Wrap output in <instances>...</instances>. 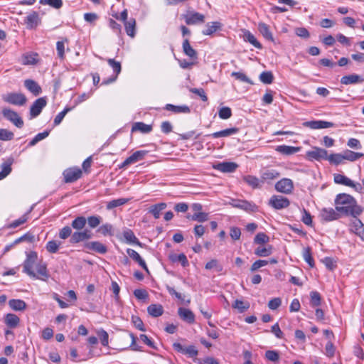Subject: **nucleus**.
<instances>
[{"instance_id": "obj_48", "label": "nucleus", "mask_w": 364, "mask_h": 364, "mask_svg": "<svg viewBox=\"0 0 364 364\" xmlns=\"http://www.w3.org/2000/svg\"><path fill=\"white\" fill-rule=\"evenodd\" d=\"M232 306L234 309H237L240 313H243L250 308V303L236 299Z\"/></svg>"}, {"instance_id": "obj_62", "label": "nucleus", "mask_w": 364, "mask_h": 364, "mask_svg": "<svg viewBox=\"0 0 364 364\" xmlns=\"http://www.w3.org/2000/svg\"><path fill=\"white\" fill-rule=\"evenodd\" d=\"M218 116L220 119H228L232 116V110L228 107H223L218 111Z\"/></svg>"}, {"instance_id": "obj_40", "label": "nucleus", "mask_w": 364, "mask_h": 364, "mask_svg": "<svg viewBox=\"0 0 364 364\" xmlns=\"http://www.w3.org/2000/svg\"><path fill=\"white\" fill-rule=\"evenodd\" d=\"M19 318L14 314H7L5 317V323L10 328H16L19 323Z\"/></svg>"}, {"instance_id": "obj_25", "label": "nucleus", "mask_w": 364, "mask_h": 364, "mask_svg": "<svg viewBox=\"0 0 364 364\" xmlns=\"http://www.w3.org/2000/svg\"><path fill=\"white\" fill-rule=\"evenodd\" d=\"M258 30L265 39L274 42V38L267 24L262 22L259 23Z\"/></svg>"}, {"instance_id": "obj_29", "label": "nucleus", "mask_w": 364, "mask_h": 364, "mask_svg": "<svg viewBox=\"0 0 364 364\" xmlns=\"http://www.w3.org/2000/svg\"><path fill=\"white\" fill-rule=\"evenodd\" d=\"M165 109L171 111L174 113H186L188 114L191 112V109L187 105H173L171 104H167L165 106Z\"/></svg>"}, {"instance_id": "obj_9", "label": "nucleus", "mask_w": 364, "mask_h": 364, "mask_svg": "<svg viewBox=\"0 0 364 364\" xmlns=\"http://www.w3.org/2000/svg\"><path fill=\"white\" fill-rule=\"evenodd\" d=\"M82 172L79 168H70L65 169L63 175L65 183H73L81 178Z\"/></svg>"}, {"instance_id": "obj_42", "label": "nucleus", "mask_w": 364, "mask_h": 364, "mask_svg": "<svg viewBox=\"0 0 364 364\" xmlns=\"http://www.w3.org/2000/svg\"><path fill=\"white\" fill-rule=\"evenodd\" d=\"M207 28L202 31V33L205 36H210L218 30L220 29L222 24L218 21L211 23V25L207 24Z\"/></svg>"}, {"instance_id": "obj_19", "label": "nucleus", "mask_w": 364, "mask_h": 364, "mask_svg": "<svg viewBox=\"0 0 364 364\" xmlns=\"http://www.w3.org/2000/svg\"><path fill=\"white\" fill-rule=\"evenodd\" d=\"M280 176V173L272 168L264 169L261 171V181L262 182H269L274 180Z\"/></svg>"}, {"instance_id": "obj_11", "label": "nucleus", "mask_w": 364, "mask_h": 364, "mask_svg": "<svg viewBox=\"0 0 364 364\" xmlns=\"http://www.w3.org/2000/svg\"><path fill=\"white\" fill-rule=\"evenodd\" d=\"M108 64L109 66L112 67L113 69V71L114 73V75H112V77L105 79L102 81L103 85H107L109 83H112L116 80L117 78L118 75L121 73L122 70V66L121 63L119 62L115 61L114 59L109 58L107 60Z\"/></svg>"}, {"instance_id": "obj_34", "label": "nucleus", "mask_w": 364, "mask_h": 364, "mask_svg": "<svg viewBox=\"0 0 364 364\" xmlns=\"http://www.w3.org/2000/svg\"><path fill=\"white\" fill-rule=\"evenodd\" d=\"M243 181L250 187L254 189L259 188L261 187L259 179L252 175H247L243 176Z\"/></svg>"}, {"instance_id": "obj_30", "label": "nucleus", "mask_w": 364, "mask_h": 364, "mask_svg": "<svg viewBox=\"0 0 364 364\" xmlns=\"http://www.w3.org/2000/svg\"><path fill=\"white\" fill-rule=\"evenodd\" d=\"M243 39L245 41L249 42L253 46L258 49H262V44L257 40L255 36L248 30H245L243 33Z\"/></svg>"}, {"instance_id": "obj_32", "label": "nucleus", "mask_w": 364, "mask_h": 364, "mask_svg": "<svg viewBox=\"0 0 364 364\" xmlns=\"http://www.w3.org/2000/svg\"><path fill=\"white\" fill-rule=\"evenodd\" d=\"M123 236L126 240V242L129 244H135L140 247L142 246V243L135 236L132 230L127 229L124 231Z\"/></svg>"}, {"instance_id": "obj_14", "label": "nucleus", "mask_w": 364, "mask_h": 364, "mask_svg": "<svg viewBox=\"0 0 364 364\" xmlns=\"http://www.w3.org/2000/svg\"><path fill=\"white\" fill-rule=\"evenodd\" d=\"M83 247L101 255H105L107 252V247L99 241L85 242L83 244Z\"/></svg>"}, {"instance_id": "obj_61", "label": "nucleus", "mask_w": 364, "mask_h": 364, "mask_svg": "<svg viewBox=\"0 0 364 364\" xmlns=\"http://www.w3.org/2000/svg\"><path fill=\"white\" fill-rule=\"evenodd\" d=\"M231 75L232 77H235V79L241 81V82H247L248 84H250V85H252L253 82H252V80L243 73H241V72H232Z\"/></svg>"}, {"instance_id": "obj_51", "label": "nucleus", "mask_w": 364, "mask_h": 364, "mask_svg": "<svg viewBox=\"0 0 364 364\" xmlns=\"http://www.w3.org/2000/svg\"><path fill=\"white\" fill-rule=\"evenodd\" d=\"M102 218L100 215H91L87 218V222L90 228H95L100 225Z\"/></svg>"}, {"instance_id": "obj_64", "label": "nucleus", "mask_w": 364, "mask_h": 364, "mask_svg": "<svg viewBox=\"0 0 364 364\" xmlns=\"http://www.w3.org/2000/svg\"><path fill=\"white\" fill-rule=\"evenodd\" d=\"M269 240V237L265 233L259 232L256 235V236L254 239V242L256 244L262 245V244H265V243L268 242Z\"/></svg>"}, {"instance_id": "obj_45", "label": "nucleus", "mask_w": 364, "mask_h": 364, "mask_svg": "<svg viewBox=\"0 0 364 364\" xmlns=\"http://www.w3.org/2000/svg\"><path fill=\"white\" fill-rule=\"evenodd\" d=\"M169 258L173 262H179L183 267L188 265V259L183 253L179 255H171Z\"/></svg>"}, {"instance_id": "obj_43", "label": "nucleus", "mask_w": 364, "mask_h": 364, "mask_svg": "<svg viewBox=\"0 0 364 364\" xmlns=\"http://www.w3.org/2000/svg\"><path fill=\"white\" fill-rule=\"evenodd\" d=\"M9 304L15 311H22L26 307V304L21 299H11L9 301Z\"/></svg>"}, {"instance_id": "obj_15", "label": "nucleus", "mask_w": 364, "mask_h": 364, "mask_svg": "<svg viewBox=\"0 0 364 364\" xmlns=\"http://www.w3.org/2000/svg\"><path fill=\"white\" fill-rule=\"evenodd\" d=\"M47 102L45 97H40L37 99L30 108V114L31 118L38 116L42 109L46 106Z\"/></svg>"}, {"instance_id": "obj_23", "label": "nucleus", "mask_w": 364, "mask_h": 364, "mask_svg": "<svg viewBox=\"0 0 364 364\" xmlns=\"http://www.w3.org/2000/svg\"><path fill=\"white\" fill-rule=\"evenodd\" d=\"M24 86L35 96L39 95L42 92L41 86L33 80H26L24 81Z\"/></svg>"}, {"instance_id": "obj_50", "label": "nucleus", "mask_w": 364, "mask_h": 364, "mask_svg": "<svg viewBox=\"0 0 364 364\" xmlns=\"http://www.w3.org/2000/svg\"><path fill=\"white\" fill-rule=\"evenodd\" d=\"M272 252V247L269 245L267 247H258L255 250V254L259 257H267Z\"/></svg>"}, {"instance_id": "obj_8", "label": "nucleus", "mask_w": 364, "mask_h": 364, "mask_svg": "<svg viewBox=\"0 0 364 364\" xmlns=\"http://www.w3.org/2000/svg\"><path fill=\"white\" fill-rule=\"evenodd\" d=\"M2 114L4 117L11 122L17 127L21 128L23 126V121L16 112L9 108H4L2 110Z\"/></svg>"}, {"instance_id": "obj_4", "label": "nucleus", "mask_w": 364, "mask_h": 364, "mask_svg": "<svg viewBox=\"0 0 364 364\" xmlns=\"http://www.w3.org/2000/svg\"><path fill=\"white\" fill-rule=\"evenodd\" d=\"M5 102L18 106L26 104L27 99L25 95L18 92H10L3 97Z\"/></svg>"}, {"instance_id": "obj_10", "label": "nucleus", "mask_w": 364, "mask_h": 364, "mask_svg": "<svg viewBox=\"0 0 364 364\" xmlns=\"http://www.w3.org/2000/svg\"><path fill=\"white\" fill-rule=\"evenodd\" d=\"M275 189L280 193H290L294 189L293 181L289 178H284L276 183Z\"/></svg>"}, {"instance_id": "obj_31", "label": "nucleus", "mask_w": 364, "mask_h": 364, "mask_svg": "<svg viewBox=\"0 0 364 364\" xmlns=\"http://www.w3.org/2000/svg\"><path fill=\"white\" fill-rule=\"evenodd\" d=\"M140 132L144 134L149 133L152 131V126L144 122H135L132 127V132Z\"/></svg>"}, {"instance_id": "obj_18", "label": "nucleus", "mask_w": 364, "mask_h": 364, "mask_svg": "<svg viewBox=\"0 0 364 364\" xmlns=\"http://www.w3.org/2000/svg\"><path fill=\"white\" fill-rule=\"evenodd\" d=\"M237 166L236 163L227 161L218 163L213 166V168L223 173H232L236 170Z\"/></svg>"}, {"instance_id": "obj_55", "label": "nucleus", "mask_w": 364, "mask_h": 364, "mask_svg": "<svg viewBox=\"0 0 364 364\" xmlns=\"http://www.w3.org/2000/svg\"><path fill=\"white\" fill-rule=\"evenodd\" d=\"M24 241L28 242L29 243H33L35 241V235L31 232H27L22 235L21 237L16 239L14 240V244H19L20 242Z\"/></svg>"}, {"instance_id": "obj_47", "label": "nucleus", "mask_w": 364, "mask_h": 364, "mask_svg": "<svg viewBox=\"0 0 364 364\" xmlns=\"http://www.w3.org/2000/svg\"><path fill=\"white\" fill-rule=\"evenodd\" d=\"M302 255L305 262H306L311 267H314L315 263L312 257L311 249L310 247L304 248Z\"/></svg>"}, {"instance_id": "obj_37", "label": "nucleus", "mask_w": 364, "mask_h": 364, "mask_svg": "<svg viewBox=\"0 0 364 364\" xmlns=\"http://www.w3.org/2000/svg\"><path fill=\"white\" fill-rule=\"evenodd\" d=\"M38 55L36 53H26L22 57V62L23 65H36L38 63Z\"/></svg>"}, {"instance_id": "obj_3", "label": "nucleus", "mask_w": 364, "mask_h": 364, "mask_svg": "<svg viewBox=\"0 0 364 364\" xmlns=\"http://www.w3.org/2000/svg\"><path fill=\"white\" fill-rule=\"evenodd\" d=\"M319 218L323 223L331 222L338 220L341 213L332 208H323L320 210Z\"/></svg>"}, {"instance_id": "obj_6", "label": "nucleus", "mask_w": 364, "mask_h": 364, "mask_svg": "<svg viewBox=\"0 0 364 364\" xmlns=\"http://www.w3.org/2000/svg\"><path fill=\"white\" fill-rule=\"evenodd\" d=\"M232 207L242 209L248 213H255L258 210V207L252 202L245 200H232L231 203Z\"/></svg>"}, {"instance_id": "obj_33", "label": "nucleus", "mask_w": 364, "mask_h": 364, "mask_svg": "<svg viewBox=\"0 0 364 364\" xmlns=\"http://www.w3.org/2000/svg\"><path fill=\"white\" fill-rule=\"evenodd\" d=\"M342 154L344 158V161L347 160L351 162L355 161L364 156V154L363 153L354 152L349 149L345 150Z\"/></svg>"}, {"instance_id": "obj_26", "label": "nucleus", "mask_w": 364, "mask_h": 364, "mask_svg": "<svg viewBox=\"0 0 364 364\" xmlns=\"http://www.w3.org/2000/svg\"><path fill=\"white\" fill-rule=\"evenodd\" d=\"M182 48L186 55L193 60L197 59V52L192 48L188 39L186 38L183 40Z\"/></svg>"}, {"instance_id": "obj_17", "label": "nucleus", "mask_w": 364, "mask_h": 364, "mask_svg": "<svg viewBox=\"0 0 364 364\" xmlns=\"http://www.w3.org/2000/svg\"><path fill=\"white\" fill-rule=\"evenodd\" d=\"M304 126L306 127H309L312 129H326L334 127V124L333 122L322 121V120H313L308 121L304 123Z\"/></svg>"}, {"instance_id": "obj_63", "label": "nucleus", "mask_w": 364, "mask_h": 364, "mask_svg": "<svg viewBox=\"0 0 364 364\" xmlns=\"http://www.w3.org/2000/svg\"><path fill=\"white\" fill-rule=\"evenodd\" d=\"M265 358L272 362H277L279 360V353L277 350H269L265 352Z\"/></svg>"}, {"instance_id": "obj_49", "label": "nucleus", "mask_w": 364, "mask_h": 364, "mask_svg": "<svg viewBox=\"0 0 364 364\" xmlns=\"http://www.w3.org/2000/svg\"><path fill=\"white\" fill-rule=\"evenodd\" d=\"M128 201H129V199H127V198H122L114 199V200H110L109 202H108L106 205V208L107 210H111L114 208L123 205L125 203H127Z\"/></svg>"}, {"instance_id": "obj_2", "label": "nucleus", "mask_w": 364, "mask_h": 364, "mask_svg": "<svg viewBox=\"0 0 364 364\" xmlns=\"http://www.w3.org/2000/svg\"><path fill=\"white\" fill-rule=\"evenodd\" d=\"M38 258L36 252L31 251L26 254V259L23 262V272L27 274L31 277H36V274L33 271V267L36 263Z\"/></svg>"}, {"instance_id": "obj_56", "label": "nucleus", "mask_w": 364, "mask_h": 364, "mask_svg": "<svg viewBox=\"0 0 364 364\" xmlns=\"http://www.w3.org/2000/svg\"><path fill=\"white\" fill-rule=\"evenodd\" d=\"M100 233H102L104 236L113 235V227L109 223H106L100 226L97 230Z\"/></svg>"}, {"instance_id": "obj_28", "label": "nucleus", "mask_w": 364, "mask_h": 364, "mask_svg": "<svg viewBox=\"0 0 364 364\" xmlns=\"http://www.w3.org/2000/svg\"><path fill=\"white\" fill-rule=\"evenodd\" d=\"M167 204L166 203H159L151 205L149 209V213L152 214L155 219H159L161 212L166 209Z\"/></svg>"}, {"instance_id": "obj_5", "label": "nucleus", "mask_w": 364, "mask_h": 364, "mask_svg": "<svg viewBox=\"0 0 364 364\" xmlns=\"http://www.w3.org/2000/svg\"><path fill=\"white\" fill-rule=\"evenodd\" d=\"M92 237V232L88 229H83L74 232L70 239V242L72 244H77L81 242H87Z\"/></svg>"}, {"instance_id": "obj_58", "label": "nucleus", "mask_w": 364, "mask_h": 364, "mask_svg": "<svg viewBox=\"0 0 364 364\" xmlns=\"http://www.w3.org/2000/svg\"><path fill=\"white\" fill-rule=\"evenodd\" d=\"M38 15L36 12H33L32 14L27 16L26 22L28 26L33 28L38 24Z\"/></svg>"}, {"instance_id": "obj_21", "label": "nucleus", "mask_w": 364, "mask_h": 364, "mask_svg": "<svg viewBox=\"0 0 364 364\" xmlns=\"http://www.w3.org/2000/svg\"><path fill=\"white\" fill-rule=\"evenodd\" d=\"M127 255L138 264L144 269L148 274L149 273V269L145 261L141 257L139 253L133 249L128 248L127 250Z\"/></svg>"}, {"instance_id": "obj_27", "label": "nucleus", "mask_w": 364, "mask_h": 364, "mask_svg": "<svg viewBox=\"0 0 364 364\" xmlns=\"http://www.w3.org/2000/svg\"><path fill=\"white\" fill-rule=\"evenodd\" d=\"M147 312L152 317L156 318L164 314V307L159 304H152L147 307Z\"/></svg>"}, {"instance_id": "obj_20", "label": "nucleus", "mask_w": 364, "mask_h": 364, "mask_svg": "<svg viewBox=\"0 0 364 364\" xmlns=\"http://www.w3.org/2000/svg\"><path fill=\"white\" fill-rule=\"evenodd\" d=\"M352 221L350 225V231L354 232L360 239L364 241V228L363 224L360 220L358 219L357 217Z\"/></svg>"}, {"instance_id": "obj_59", "label": "nucleus", "mask_w": 364, "mask_h": 364, "mask_svg": "<svg viewBox=\"0 0 364 364\" xmlns=\"http://www.w3.org/2000/svg\"><path fill=\"white\" fill-rule=\"evenodd\" d=\"M311 305L312 306H318L321 305V295L318 291H314L310 293Z\"/></svg>"}, {"instance_id": "obj_57", "label": "nucleus", "mask_w": 364, "mask_h": 364, "mask_svg": "<svg viewBox=\"0 0 364 364\" xmlns=\"http://www.w3.org/2000/svg\"><path fill=\"white\" fill-rule=\"evenodd\" d=\"M28 213H26L24 215H23L21 218H19L18 219L13 221L11 223H10L9 225L8 228H16L18 227L19 225L25 223L28 219Z\"/></svg>"}, {"instance_id": "obj_39", "label": "nucleus", "mask_w": 364, "mask_h": 364, "mask_svg": "<svg viewBox=\"0 0 364 364\" xmlns=\"http://www.w3.org/2000/svg\"><path fill=\"white\" fill-rule=\"evenodd\" d=\"M37 273L39 276L36 275V279H42L46 281L49 277V274L47 269V266L46 264H39L36 267Z\"/></svg>"}, {"instance_id": "obj_46", "label": "nucleus", "mask_w": 364, "mask_h": 364, "mask_svg": "<svg viewBox=\"0 0 364 364\" xmlns=\"http://www.w3.org/2000/svg\"><path fill=\"white\" fill-rule=\"evenodd\" d=\"M186 218L193 221L203 223L208 220V213L204 212L196 213L192 215H187Z\"/></svg>"}, {"instance_id": "obj_53", "label": "nucleus", "mask_w": 364, "mask_h": 364, "mask_svg": "<svg viewBox=\"0 0 364 364\" xmlns=\"http://www.w3.org/2000/svg\"><path fill=\"white\" fill-rule=\"evenodd\" d=\"M50 131H44L43 132L36 134L32 140L28 143V146H33L40 141L44 139L49 135Z\"/></svg>"}, {"instance_id": "obj_12", "label": "nucleus", "mask_w": 364, "mask_h": 364, "mask_svg": "<svg viewBox=\"0 0 364 364\" xmlns=\"http://www.w3.org/2000/svg\"><path fill=\"white\" fill-rule=\"evenodd\" d=\"M187 25L203 23L205 21V16L196 11L191 12L183 16Z\"/></svg>"}, {"instance_id": "obj_54", "label": "nucleus", "mask_w": 364, "mask_h": 364, "mask_svg": "<svg viewBox=\"0 0 364 364\" xmlns=\"http://www.w3.org/2000/svg\"><path fill=\"white\" fill-rule=\"evenodd\" d=\"M351 181L350 178L346 177V176L341 174H335L334 175V182L337 184H342L346 186H349L351 185Z\"/></svg>"}, {"instance_id": "obj_13", "label": "nucleus", "mask_w": 364, "mask_h": 364, "mask_svg": "<svg viewBox=\"0 0 364 364\" xmlns=\"http://www.w3.org/2000/svg\"><path fill=\"white\" fill-rule=\"evenodd\" d=\"M306 156L310 159H314L316 161L327 160L328 151L322 148L314 147L312 150L306 152Z\"/></svg>"}, {"instance_id": "obj_41", "label": "nucleus", "mask_w": 364, "mask_h": 364, "mask_svg": "<svg viewBox=\"0 0 364 364\" xmlns=\"http://www.w3.org/2000/svg\"><path fill=\"white\" fill-rule=\"evenodd\" d=\"M327 160L331 164L335 166H338L344 163V158L342 153L331 154L328 155Z\"/></svg>"}, {"instance_id": "obj_52", "label": "nucleus", "mask_w": 364, "mask_h": 364, "mask_svg": "<svg viewBox=\"0 0 364 364\" xmlns=\"http://www.w3.org/2000/svg\"><path fill=\"white\" fill-rule=\"evenodd\" d=\"M259 80L264 84H271L274 80V75L270 71H264L259 75Z\"/></svg>"}, {"instance_id": "obj_38", "label": "nucleus", "mask_w": 364, "mask_h": 364, "mask_svg": "<svg viewBox=\"0 0 364 364\" xmlns=\"http://www.w3.org/2000/svg\"><path fill=\"white\" fill-rule=\"evenodd\" d=\"M127 34L130 37H134L136 20L134 18H129L127 21L124 23Z\"/></svg>"}, {"instance_id": "obj_16", "label": "nucleus", "mask_w": 364, "mask_h": 364, "mask_svg": "<svg viewBox=\"0 0 364 364\" xmlns=\"http://www.w3.org/2000/svg\"><path fill=\"white\" fill-rule=\"evenodd\" d=\"M364 77L355 73L344 75L341 78L340 82L344 85H355L363 83Z\"/></svg>"}, {"instance_id": "obj_7", "label": "nucleus", "mask_w": 364, "mask_h": 364, "mask_svg": "<svg viewBox=\"0 0 364 364\" xmlns=\"http://www.w3.org/2000/svg\"><path fill=\"white\" fill-rule=\"evenodd\" d=\"M268 204L276 210H281L287 208L289 204V200L282 196H272Z\"/></svg>"}, {"instance_id": "obj_44", "label": "nucleus", "mask_w": 364, "mask_h": 364, "mask_svg": "<svg viewBox=\"0 0 364 364\" xmlns=\"http://www.w3.org/2000/svg\"><path fill=\"white\" fill-rule=\"evenodd\" d=\"M147 154L148 151L146 150L136 151L134 153H133L130 156H129V161H131L132 164H134L137 161L144 159Z\"/></svg>"}, {"instance_id": "obj_1", "label": "nucleus", "mask_w": 364, "mask_h": 364, "mask_svg": "<svg viewBox=\"0 0 364 364\" xmlns=\"http://www.w3.org/2000/svg\"><path fill=\"white\" fill-rule=\"evenodd\" d=\"M336 210L345 215L356 218L362 212V208L357 204L355 199L349 194L339 193L335 198Z\"/></svg>"}, {"instance_id": "obj_22", "label": "nucleus", "mask_w": 364, "mask_h": 364, "mask_svg": "<svg viewBox=\"0 0 364 364\" xmlns=\"http://www.w3.org/2000/svg\"><path fill=\"white\" fill-rule=\"evenodd\" d=\"M178 314L180 318L184 321H186L188 323H194L195 316L190 309L181 307L178 310Z\"/></svg>"}, {"instance_id": "obj_24", "label": "nucleus", "mask_w": 364, "mask_h": 364, "mask_svg": "<svg viewBox=\"0 0 364 364\" xmlns=\"http://www.w3.org/2000/svg\"><path fill=\"white\" fill-rule=\"evenodd\" d=\"M239 132V129L236 127L229 128L223 129L219 132H214L211 134L207 135L208 136H212L213 138L219 137H227L233 134H237Z\"/></svg>"}, {"instance_id": "obj_36", "label": "nucleus", "mask_w": 364, "mask_h": 364, "mask_svg": "<svg viewBox=\"0 0 364 364\" xmlns=\"http://www.w3.org/2000/svg\"><path fill=\"white\" fill-rule=\"evenodd\" d=\"M276 150L284 155H292L296 152H298L300 150L299 147H295V146H287V145H282L278 146L276 149Z\"/></svg>"}, {"instance_id": "obj_35", "label": "nucleus", "mask_w": 364, "mask_h": 364, "mask_svg": "<svg viewBox=\"0 0 364 364\" xmlns=\"http://www.w3.org/2000/svg\"><path fill=\"white\" fill-rule=\"evenodd\" d=\"M87 223V219L84 216H77L76 217L71 223V228L78 230H82L84 229Z\"/></svg>"}, {"instance_id": "obj_60", "label": "nucleus", "mask_w": 364, "mask_h": 364, "mask_svg": "<svg viewBox=\"0 0 364 364\" xmlns=\"http://www.w3.org/2000/svg\"><path fill=\"white\" fill-rule=\"evenodd\" d=\"M40 4L43 5H49L51 7L58 9L63 6L62 0H40Z\"/></svg>"}]
</instances>
